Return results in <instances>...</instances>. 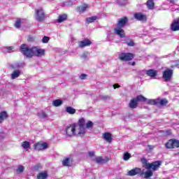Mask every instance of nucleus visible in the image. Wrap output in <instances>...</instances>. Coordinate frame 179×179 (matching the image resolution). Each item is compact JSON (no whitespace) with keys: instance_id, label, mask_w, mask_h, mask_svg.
I'll use <instances>...</instances> for the list:
<instances>
[{"instance_id":"1","label":"nucleus","mask_w":179,"mask_h":179,"mask_svg":"<svg viewBox=\"0 0 179 179\" xmlns=\"http://www.w3.org/2000/svg\"><path fill=\"white\" fill-rule=\"evenodd\" d=\"M20 51L27 58H33V57H43L45 55V50L37 46L29 47L28 44L22 43L20 45Z\"/></svg>"},{"instance_id":"2","label":"nucleus","mask_w":179,"mask_h":179,"mask_svg":"<svg viewBox=\"0 0 179 179\" xmlns=\"http://www.w3.org/2000/svg\"><path fill=\"white\" fill-rule=\"evenodd\" d=\"M141 163L147 170L144 173V178L148 179L153 177V171H157L160 169L162 162V161H155L152 163H149L146 158H142Z\"/></svg>"},{"instance_id":"3","label":"nucleus","mask_w":179,"mask_h":179,"mask_svg":"<svg viewBox=\"0 0 179 179\" xmlns=\"http://www.w3.org/2000/svg\"><path fill=\"white\" fill-rule=\"evenodd\" d=\"M139 101H148V99L143 96V95H138L136 97L131 99L129 103V107L130 108H136L139 104Z\"/></svg>"},{"instance_id":"4","label":"nucleus","mask_w":179,"mask_h":179,"mask_svg":"<svg viewBox=\"0 0 179 179\" xmlns=\"http://www.w3.org/2000/svg\"><path fill=\"white\" fill-rule=\"evenodd\" d=\"M76 123L69 124L65 129L66 136L72 138L76 135Z\"/></svg>"},{"instance_id":"5","label":"nucleus","mask_w":179,"mask_h":179,"mask_svg":"<svg viewBox=\"0 0 179 179\" xmlns=\"http://www.w3.org/2000/svg\"><path fill=\"white\" fill-rule=\"evenodd\" d=\"M36 20L38 22H44L47 19V15H45V11L43 8H39L35 10Z\"/></svg>"},{"instance_id":"6","label":"nucleus","mask_w":179,"mask_h":179,"mask_svg":"<svg viewBox=\"0 0 179 179\" xmlns=\"http://www.w3.org/2000/svg\"><path fill=\"white\" fill-rule=\"evenodd\" d=\"M135 55H134L133 53H125V52H122L119 57L118 59H120V61H124L126 62H128L129 61H132V59L134 58Z\"/></svg>"},{"instance_id":"7","label":"nucleus","mask_w":179,"mask_h":179,"mask_svg":"<svg viewBox=\"0 0 179 179\" xmlns=\"http://www.w3.org/2000/svg\"><path fill=\"white\" fill-rule=\"evenodd\" d=\"M173 73L174 71L171 69H166L162 73V78L164 80V82H170L173 78Z\"/></svg>"},{"instance_id":"8","label":"nucleus","mask_w":179,"mask_h":179,"mask_svg":"<svg viewBox=\"0 0 179 179\" xmlns=\"http://www.w3.org/2000/svg\"><path fill=\"white\" fill-rule=\"evenodd\" d=\"M166 149H176L179 148V141L176 139H170L165 144Z\"/></svg>"},{"instance_id":"9","label":"nucleus","mask_w":179,"mask_h":179,"mask_svg":"<svg viewBox=\"0 0 179 179\" xmlns=\"http://www.w3.org/2000/svg\"><path fill=\"white\" fill-rule=\"evenodd\" d=\"M34 148L35 150L38 151L45 150V149L48 148V144H47L45 142L38 141L34 145Z\"/></svg>"},{"instance_id":"10","label":"nucleus","mask_w":179,"mask_h":179,"mask_svg":"<svg viewBox=\"0 0 179 179\" xmlns=\"http://www.w3.org/2000/svg\"><path fill=\"white\" fill-rule=\"evenodd\" d=\"M134 17L139 22H148V16L143 13H136L134 14Z\"/></svg>"},{"instance_id":"11","label":"nucleus","mask_w":179,"mask_h":179,"mask_svg":"<svg viewBox=\"0 0 179 179\" xmlns=\"http://www.w3.org/2000/svg\"><path fill=\"white\" fill-rule=\"evenodd\" d=\"M62 163L64 167H72L73 164V159L71 157H66L64 158Z\"/></svg>"},{"instance_id":"12","label":"nucleus","mask_w":179,"mask_h":179,"mask_svg":"<svg viewBox=\"0 0 179 179\" xmlns=\"http://www.w3.org/2000/svg\"><path fill=\"white\" fill-rule=\"evenodd\" d=\"M128 22H129L128 17L124 16L118 20L117 23V27L124 28L125 27V26H127V24L128 23Z\"/></svg>"},{"instance_id":"13","label":"nucleus","mask_w":179,"mask_h":179,"mask_svg":"<svg viewBox=\"0 0 179 179\" xmlns=\"http://www.w3.org/2000/svg\"><path fill=\"white\" fill-rule=\"evenodd\" d=\"M114 33L119 36L120 38H125V31H124L123 28L117 27L114 29Z\"/></svg>"},{"instance_id":"14","label":"nucleus","mask_w":179,"mask_h":179,"mask_svg":"<svg viewBox=\"0 0 179 179\" xmlns=\"http://www.w3.org/2000/svg\"><path fill=\"white\" fill-rule=\"evenodd\" d=\"M90 45H92V41L88 38L78 41V47L80 48H85V47H89Z\"/></svg>"},{"instance_id":"15","label":"nucleus","mask_w":179,"mask_h":179,"mask_svg":"<svg viewBox=\"0 0 179 179\" xmlns=\"http://www.w3.org/2000/svg\"><path fill=\"white\" fill-rule=\"evenodd\" d=\"M171 29L172 31H179V17L171 23Z\"/></svg>"},{"instance_id":"16","label":"nucleus","mask_w":179,"mask_h":179,"mask_svg":"<svg viewBox=\"0 0 179 179\" xmlns=\"http://www.w3.org/2000/svg\"><path fill=\"white\" fill-rule=\"evenodd\" d=\"M141 171H142L141 168H135L128 171V176L134 177V176L141 173Z\"/></svg>"},{"instance_id":"17","label":"nucleus","mask_w":179,"mask_h":179,"mask_svg":"<svg viewBox=\"0 0 179 179\" xmlns=\"http://www.w3.org/2000/svg\"><path fill=\"white\" fill-rule=\"evenodd\" d=\"M103 139L106 141V142H108L109 143H111L113 142V136L111 135V133L110 132H105L103 134Z\"/></svg>"},{"instance_id":"18","label":"nucleus","mask_w":179,"mask_h":179,"mask_svg":"<svg viewBox=\"0 0 179 179\" xmlns=\"http://www.w3.org/2000/svg\"><path fill=\"white\" fill-rule=\"evenodd\" d=\"M146 75L150 78H156L157 76V71L155 69H149L146 72Z\"/></svg>"},{"instance_id":"19","label":"nucleus","mask_w":179,"mask_h":179,"mask_svg":"<svg viewBox=\"0 0 179 179\" xmlns=\"http://www.w3.org/2000/svg\"><path fill=\"white\" fill-rule=\"evenodd\" d=\"M37 179H47L48 178V172L47 171H42L37 174Z\"/></svg>"},{"instance_id":"20","label":"nucleus","mask_w":179,"mask_h":179,"mask_svg":"<svg viewBox=\"0 0 179 179\" xmlns=\"http://www.w3.org/2000/svg\"><path fill=\"white\" fill-rule=\"evenodd\" d=\"M157 106H166L167 104H169V101L167 99H157Z\"/></svg>"},{"instance_id":"21","label":"nucleus","mask_w":179,"mask_h":179,"mask_svg":"<svg viewBox=\"0 0 179 179\" xmlns=\"http://www.w3.org/2000/svg\"><path fill=\"white\" fill-rule=\"evenodd\" d=\"M148 9L153 10L155 9V1L153 0H148L145 3Z\"/></svg>"},{"instance_id":"22","label":"nucleus","mask_w":179,"mask_h":179,"mask_svg":"<svg viewBox=\"0 0 179 179\" xmlns=\"http://www.w3.org/2000/svg\"><path fill=\"white\" fill-rule=\"evenodd\" d=\"M68 20V15L66 14H62L58 16L57 18V23H62V22H65V20Z\"/></svg>"},{"instance_id":"23","label":"nucleus","mask_w":179,"mask_h":179,"mask_svg":"<svg viewBox=\"0 0 179 179\" xmlns=\"http://www.w3.org/2000/svg\"><path fill=\"white\" fill-rule=\"evenodd\" d=\"M8 118V113L6 111H1L0 112V124H2L5 120Z\"/></svg>"},{"instance_id":"24","label":"nucleus","mask_w":179,"mask_h":179,"mask_svg":"<svg viewBox=\"0 0 179 179\" xmlns=\"http://www.w3.org/2000/svg\"><path fill=\"white\" fill-rule=\"evenodd\" d=\"M21 146L26 150V152L29 151V149L31 148L30 142L29 141H23L21 144Z\"/></svg>"},{"instance_id":"25","label":"nucleus","mask_w":179,"mask_h":179,"mask_svg":"<svg viewBox=\"0 0 179 179\" xmlns=\"http://www.w3.org/2000/svg\"><path fill=\"white\" fill-rule=\"evenodd\" d=\"M87 8H89V5L84 4L83 6L77 8V12H78L79 13H83V12L86 11V9H87Z\"/></svg>"},{"instance_id":"26","label":"nucleus","mask_w":179,"mask_h":179,"mask_svg":"<svg viewBox=\"0 0 179 179\" xmlns=\"http://www.w3.org/2000/svg\"><path fill=\"white\" fill-rule=\"evenodd\" d=\"M96 20H97V16L90 17L86 18V23L90 24V23H93L94 22H96Z\"/></svg>"},{"instance_id":"27","label":"nucleus","mask_w":179,"mask_h":179,"mask_svg":"<svg viewBox=\"0 0 179 179\" xmlns=\"http://www.w3.org/2000/svg\"><path fill=\"white\" fill-rule=\"evenodd\" d=\"M20 76V70H15L11 74V79H16Z\"/></svg>"},{"instance_id":"28","label":"nucleus","mask_w":179,"mask_h":179,"mask_svg":"<svg viewBox=\"0 0 179 179\" xmlns=\"http://www.w3.org/2000/svg\"><path fill=\"white\" fill-rule=\"evenodd\" d=\"M66 112L68 113V114L73 115L76 113V109L72 108L71 106H68L66 108Z\"/></svg>"},{"instance_id":"29","label":"nucleus","mask_w":179,"mask_h":179,"mask_svg":"<svg viewBox=\"0 0 179 179\" xmlns=\"http://www.w3.org/2000/svg\"><path fill=\"white\" fill-rule=\"evenodd\" d=\"M95 162L98 164H100V163H107V162H108V160H106V159H103L102 157H96L95 158Z\"/></svg>"},{"instance_id":"30","label":"nucleus","mask_w":179,"mask_h":179,"mask_svg":"<svg viewBox=\"0 0 179 179\" xmlns=\"http://www.w3.org/2000/svg\"><path fill=\"white\" fill-rule=\"evenodd\" d=\"M125 44H127L128 47H135V41L131 39V38H128V41H126Z\"/></svg>"},{"instance_id":"31","label":"nucleus","mask_w":179,"mask_h":179,"mask_svg":"<svg viewBox=\"0 0 179 179\" xmlns=\"http://www.w3.org/2000/svg\"><path fill=\"white\" fill-rule=\"evenodd\" d=\"M85 134H86V128H85V127H79L78 128V135L80 136H84Z\"/></svg>"},{"instance_id":"32","label":"nucleus","mask_w":179,"mask_h":179,"mask_svg":"<svg viewBox=\"0 0 179 179\" xmlns=\"http://www.w3.org/2000/svg\"><path fill=\"white\" fill-rule=\"evenodd\" d=\"M85 122H86V120H85V118L81 117L80 119H79L78 122V124L79 127H85Z\"/></svg>"},{"instance_id":"33","label":"nucleus","mask_w":179,"mask_h":179,"mask_svg":"<svg viewBox=\"0 0 179 179\" xmlns=\"http://www.w3.org/2000/svg\"><path fill=\"white\" fill-rule=\"evenodd\" d=\"M157 99H148L147 104H150L151 106H157Z\"/></svg>"},{"instance_id":"34","label":"nucleus","mask_w":179,"mask_h":179,"mask_svg":"<svg viewBox=\"0 0 179 179\" xmlns=\"http://www.w3.org/2000/svg\"><path fill=\"white\" fill-rule=\"evenodd\" d=\"M62 104V100L61 99H56L52 102V105L55 107H59V106H61Z\"/></svg>"},{"instance_id":"35","label":"nucleus","mask_w":179,"mask_h":179,"mask_svg":"<svg viewBox=\"0 0 179 179\" xmlns=\"http://www.w3.org/2000/svg\"><path fill=\"white\" fill-rule=\"evenodd\" d=\"M24 171V166L20 165L17 169V174H20V173H23Z\"/></svg>"},{"instance_id":"36","label":"nucleus","mask_w":179,"mask_h":179,"mask_svg":"<svg viewBox=\"0 0 179 179\" xmlns=\"http://www.w3.org/2000/svg\"><path fill=\"white\" fill-rule=\"evenodd\" d=\"M124 160H129L131 159V154L129 152H125L123 156Z\"/></svg>"},{"instance_id":"37","label":"nucleus","mask_w":179,"mask_h":179,"mask_svg":"<svg viewBox=\"0 0 179 179\" xmlns=\"http://www.w3.org/2000/svg\"><path fill=\"white\" fill-rule=\"evenodd\" d=\"M116 2L120 6H125L127 3V0H124V1L121 0L120 2H119L118 0H116Z\"/></svg>"},{"instance_id":"38","label":"nucleus","mask_w":179,"mask_h":179,"mask_svg":"<svg viewBox=\"0 0 179 179\" xmlns=\"http://www.w3.org/2000/svg\"><path fill=\"white\" fill-rule=\"evenodd\" d=\"M21 24L22 21L20 20V19H17L15 24V27H17V29H20Z\"/></svg>"},{"instance_id":"39","label":"nucleus","mask_w":179,"mask_h":179,"mask_svg":"<svg viewBox=\"0 0 179 179\" xmlns=\"http://www.w3.org/2000/svg\"><path fill=\"white\" fill-rule=\"evenodd\" d=\"M86 128L87 129H90V128H93V122L88 121L86 124Z\"/></svg>"},{"instance_id":"40","label":"nucleus","mask_w":179,"mask_h":179,"mask_svg":"<svg viewBox=\"0 0 179 179\" xmlns=\"http://www.w3.org/2000/svg\"><path fill=\"white\" fill-rule=\"evenodd\" d=\"M41 164H37L36 165H35L34 166V170L35 171H38V170H40V169H41Z\"/></svg>"},{"instance_id":"41","label":"nucleus","mask_w":179,"mask_h":179,"mask_svg":"<svg viewBox=\"0 0 179 179\" xmlns=\"http://www.w3.org/2000/svg\"><path fill=\"white\" fill-rule=\"evenodd\" d=\"M48 41H50V37H48V36H44L43 38H42V42L43 43H48Z\"/></svg>"},{"instance_id":"42","label":"nucleus","mask_w":179,"mask_h":179,"mask_svg":"<svg viewBox=\"0 0 179 179\" xmlns=\"http://www.w3.org/2000/svg\"><path fill=\"white\" fill-rule=\"evenodd\" d=\"M110 99H111L110 96L103 95L101 96V100H110Z\"/></svg>"},{"instance_id":"43","label":"nucleus","mask_w":179,"mask_h":179,"mask_svg":"<svg viewBox=\"0 0 179 179\" xmlns=\"http://www.w3.org/2000/svg\"><path fill=\"white\" fill-rule=\"evenodd\" d=\"M86 78H87V74H81L80 76V79H81V80H85V79H86Z\"/></svg>"},{"instance_id":"44","label":"nucleus","mask_w":179,"mask_h":179,"mask_svg":"<svg viewBox=\"0 0 179 179\" xmlns=\"http://www.w3.org/2000/svg\"><path fill=\"white\" fill-rule=\"evenodd\" d=\"M88 154L90 157H93L94 156V151H89Z\"/></svg>"},{"instance_id":"45","label":"nucleus","mask_w":179,"mask_h":179,"mask_svg":"<svg viewBox=\"0 0 179 179\" xmlns=\"http://www.w3.org/2000/svg\"><path fill=\"white\" fill-rule=\"evenodd\" d=\"M119 87H121L120 85L117 83L113 85V89H119Z\"/></svg>"},{"instance_id":"46","label":"nucleus","mask_w":179,"mask_h":179,"mask_svg":"<svg viewBox=\"0 0 179 179\" xmlns=\"http://www.w3.org/2000/svg\"><path fill=\"white\" fill-rule=\"evenodd\" d=\"M166 134L168 136H170L171 135V129L166 130Z\"/></svg>"},{"instance_id":"47","label":"nucleus","mask_w":179,"mask_h":179,"mask_svg":"<svg viewBox=\"0 0 179 179\" xmlns=\"http://www.w3.org/2000/svg\"><path fill=\"white\" fill-rule=\"evenodd\" d=\"M148 148L150 150H153V149H155V146L154 145H148Z\"/></svg>"},{"instance_id":"48","label":"nucleus","mask_w":179,"mask_h":179,"mask_svg":"<svg viewBox=\"0 0 179 179\" xmlns=\"http://www.w3.org/2000/svg\"><path fill=\"white\" fill-rule=\"evenodd\" d=\"M27 41L33 42L34 41V38H33L32 37H29Z\"/></svg>"},{"instance_id":"49","label":"nucleus","mask_w":179,"mask_h":179,"mask_svg":"<svg viewBox=\"0 0 179 179\" xmlns=\"http://www.w3.org/2000/svg\"><path fill=\"white\" fill-rule=\"evenodd\" d=\"M42 117L43 118H46L47 114L45 113H42Z\"/></svg>"},{"instance_id":"50","label":"nucleus","mask_w":179,"mask_h":179,"mask_svg":"<svg viewBox=\"0 0 179 179\" xmlns=\"http://www.w3.org/2000/svg\"><path fill=\"white\" fill-rule=\"evenodd\" d=\"M176 1H177V0H170L169 3H174V2H176Z\"/></svg>"},{"instance_id":"51","label":"nucleus","mask_w":179,"mask_h":179,"mask_svg":"<svg viewBox=\"0 0 179 179\" xmlns=\"http://www.w3.org/2000/svg\"><path fill=\"white\" fill-rule=\"evenodd\" d=\"M7 50H13V47H12V46H10V47H8L7 48Z\"/></svg>"},{"instance_id":"52","label":"nucleus","mask_w":179,"mask_h":179,"mask_svg":"<svg viewBox=\"0 0 179 179\" xmlns=\"http://www.w3.org/2000/svg\"><path fill=\"white\" fill-rule=\"evenodd\" d=\"M136 64V63L135 62H133L131 63L132 66H135Z\"/></svg>"},{"instance_id":"53","label":"nucleus","mask_w":179,"mask_h":179,"mask_svg":"<svg viewBox=\"0 0 179 179\" xmlns=\"http://www.w3.org/2000/svg\"><path fill=\"white\" fill-rule=\"evenodd\" d=\"M83 58H86V55L84 54V55H83Z\"/></svg>"},{"instance_id":"54","label":"nucleus","mask_w":179,"mask_h":179,"mask_svg":"<svg viewBox=\"0 0 179 179\" xmlns=\"http://www.w3.org/2000/svg\"><path fill=\"white\" fill-rule=\"evenodd\" d=\"M2 134H3V133H0V139L1 138V135H2Z\"/></svg>"}]
</instances>
